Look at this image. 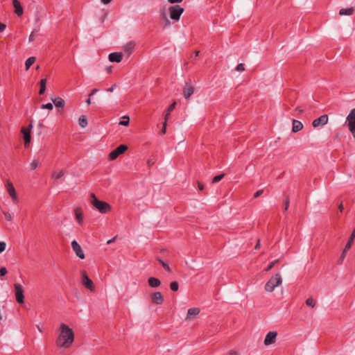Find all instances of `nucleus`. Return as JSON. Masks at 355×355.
Wrapping results in <instances>:
<instances>
[{"label": "nucleus", "mask_w": 355, "mask_h": 355, "mask_svg": "<svg viewBox=\"0 0 355 355\" xmlns=\"http://www.w3.org/2000/svg\"><path fill=\"white\" fill-rule=\"evenodd\" d=\"M167 122L166 121H164V123H163V127L162 128V130H161V133L162 134H165L166 133V123Z\"/></svg>", "instance_id": "nucleus-45"}, {"label": "nucleus", "mask_w": 355, "mask_h": 355, "mask_svg": "<svg viewBox=\"0 0 355 355\" xmlns=\"http://www.w3.org/2000/svg\"><path fill=\"white\" fill-rule=\"evenodd\" d=\"M135 46V43L132 41L128 42L123 47V51L125 53L130 55Z\"/></svg>", "instance_id": "nucleus-18"}, {"label": "nucleus", "mask_w": 355, "mask_h": 355, "mask_svg": "<svg viewBox=\"0 0 355 355\" xmlns=\"http://www.w3.org/2000/svg\"><path fill=\"white\" fill-rule=\"evenodd\" d=\"M198 189L201 191L203 190V189H204L203 184L200 182H198Z\"/></svg>", "instance_id": "nucleus-52"}, {"label": "nucleus", "mask_w": 355, "mask_h": 355, "mask_svg": "<svg viewBox=\"0 0 355 355\" xmlns=\"http://www.w3.org/2000/svg\"><path fill=\"white\" fill-rule=\"evenodd\" d=\"M78 124L83 128H85L87 125V119L86 116H80V117L78 119Z\"/></svg>", "instance_id": "nucleus-26"}, {"label": "nucleus", "mask_w": 355, "mask_h": 355, "mask_svg": "<svg viewBox=\"0 0 355 355\" xmlns=\"http://www.w3.org/2000/svg\"><path fill=\"white\" fill-rule=\"evenodd\" d=\"M170 288L173 291H178V288H179V284H178V282H175V281L171 282V284H170Z\"/></svg>", "instance_id": "nucleus-31"}, {"label": "nucleus", "mask_w": 355, "mask_h": 355, "mask_svg": "<svg viewBox=\"0 0 355 355\" xmlns=\"http://www.w3.org/2000/svg\"><path fill=\"white\" fill-rule=\"evenodd\" d=\"M74 340V333L72 329L65 324L60 326V333L56 340V345L60 348H69Z\"/></svg>", "instance_id": "nucleus-1"}, {"label": "nucleus", "mask_w": 355, "mask_h": 355, "mask_svg": "<svg viewBox=\"0 0 355 355\" xmlns=\"http://www.w3.org/2000/svg\"><path fill=\"white\" fill-rule=\"evenodd\" d=\"M14 288L16 301L19 304H23L24 302V295L22 286L18 283H15Z\"/></svg>", "instance_id": "nucleus-6"}, {"label": "nucleus", "mask_w": 355, "mask_h": 355, "mask_svg": "<svg viewBox=\"0 0 355 355\" xmlns=\"http://www.w3.org/2000/svg\"><path fill=\"white\" fill-rule=\"evenodd\" d=\"M64 175V171L63 170L55 171L52 174V178L55 180H59L62 178Z\"/></svg>", "instance_id": "nucleus-25"}, {"label": "nucleus", "mask_w": 355, "mask_h": 355, "mask_svg": "<svg viewBox=\"0 0 355 355\" xmlns=\"http://www.w3.org/2000/svg\"><path fill=\"white\" fill-rule=\"evenodd\" d=\"M151 301L153 303L159 305L164 302V297L160 292H155L150 295Z\"/></svg>", "instance_id": "nucleus-13"}, {"label": "nucleus", "mask_w": 355, "mask_h": 355, "mask_svg": "<svg viewBox=\"0 0 355 355\" xmlns=\"http://www.w3.org/2000/svg\"><path fill=\"white\" fill-rule=\"evenodd\" d=\"M53 104L51 103H46V109L51 110L53 109Z\"/></svg>", "instance_id": "nucleus-50"}, {"label": "nucleus", "mask_w": 355, "mask_h": 355, "mask_svg": "<svg viewBox=\"0 0 355 355\" xmlns=\"http://www.w3.org/2000/svg\"><path fill=\"white\" fill-rule=\"evenodd\" d=\"M303 124L301 121H297L296 119L293 120V126H292V132L296 133L303 128Z\"/></svg>", "instance_id": "nucleus-17"}, {"label": "nucleus", "mask_w": 355, "mask_h": 355, "mask_svg": "<svg viewBox=\"0 0 355 355\" xmlns=\"http://www.w3.org/2000/svg\"><path fill=\"white\" fill-rule=\"evenodd\" d=\"M328 116L327 114L322 115L319 118L315 119L312 122V125L314 128L318 127L319 125H324L328 123Z\"/></svg>", "instance_id": "nucleus-12"}, {"label": "nucleus", "mask_w": 355, "mask_h": 355, "mask_svg": "<svg viewBox=\"0 0 355 355\" xmlns=\"http://www.w3.org/2000/svg\"><path fill=\"white\" fill-rule=\"evenodd\" d=\"M194 88L189 83H186L183 89V95L186 99H188L193 93Z\"/></svg>", "instance_id": "nucleus-14"}, {"label": "nucleus", "mask_w": 355, "mask_h": 355, "mask_svg": "<svg viewBox=\"0 0 355 355\" xmlns=\"http://www.w3.org/2000/svg\"><path fill=\"white\" fill-rule=\"evenodd\" d=\"M350 248H351V245H345V248H344L340 257H343L345 258L346 256V254L349 250Z\"/></svg>", "instance_id": "nucleus-40"}, {"label": "nucleus", "mask_w": 355, "mask_h": 355, "mask_svg": "<svg viewBox=\"0 0 355 355\" xmlns=\"http://www.w3.org/2000/svg\"><path fill=\"white\" fill-rule=\"evenodd\" d=\"M170 18L175 21L180 20L182 14L184 12V8L179 5L171 6L168 8Z\"/></svg>", "instance_id": "nucleus-4"}, {"label": "nucleus", "mask_w": 355, "mask_h": 355, "mask_svg": "<svg viewBox=\"0 0 355 355\" xmlns=\"http://www.w3.org/2000/svg\"><path fill=\"white\" fill-rule=\"evenodd\" d=\"M198 54H199V51H196V52H195V56H196H196H198Z\"/></svg>", "instance_id": "nucleus-62"}, {"label": "nucleus", "mask_w": 355, "mask_h": 355, "mask_svg": "<svg viewBox=\"0 0 355 355\" xmlns=\"http://www.w3.org/2000/svg\"><path fill=\"white\" fill-rule=\"evenodd\" d=\"M230 355H238L236 352H232Z\"/></svg>", "instance_id": "nucleus-61"}, {"label": "nucleus", "mask_w": 355, "mask_h": 355, "mask_svg": "<svg viewBox=\"0 0 355 355\" xmlns=\"http://www.w3.org/2000/svg\"><path fill=\"white\" fill-rule=\"evenodd\" d=\"M288 206H289V198H287L286 199V201H285V205H284V211H286L288 208Z\"/></svg>", "instance_id": "nucleus-46"}, {"label": "nucleus", "mask_w": 355, "mask_h": 355, "mask_svg": "<svg viewBox=\"0 0 355 355\" xmlns=\"http://www.w3.org/2000/svg\"><path fill=\"white\" fill-rule=\"evenodd\" d=\"M200 313L198 308H191L188 310L187 320L190 319L192 316H196Z\"/></svg>", "instance_id": "nucleus-22"}, {"label": "nucleus", "mask_w": 355, "mask_h": 355, "mask_svg": "<svg viewBox=\"0 0 355 355\" xmlns=\"http://www.w3.org/2000/svg\"><path fill=\"white\" fill-rule=\"evenodd\" d=\"M277 335V334L276 331L268 332L266 336V338L264 340V345H270L271 344L275 343L276 341Z\"/></svg>", "instance_id": "nucleus-11"}, {"label": "nucleus", "mask_w": 355, "mask_h": 355, "mask_svg": "<svg viewBox=\"0 0 355 355\" xmlns=\"http://www.w3.org/2000/svg\"><path fill=\"white\" fill-rule=\"evenodd\" d=\"M91 103H92V102H91V99H90V98H89L86 101V103H87L88 105H89L91 104Z\"/></svg>", "instance_id": "nucleus-59"}, {"label": "nucleus", "mask_w": 355, "mask_h": 355, "mask_svg": "<svg viewBox=\"0 0 355 355\" xmlns=\"http://www.w3.org/2000/svg\"><path fill=\"white\" fill-rule=\"evenodd\" d=\"M82 283L89 291H94V285L92 279L88 277L85 271L82 272Z\"/></svg>", "instance_id": "nucleus-9"}, {"label": "nucleus", "mask_w": 355, "mask_h": 355, "mask_svg": "<svg viewBox=\"0 0 355 355\" xmlns=\"http://www.w3.org/2000/svg\"><path fill=\"white\" fill-rule=\"evenodd\" d=\"M344 259H345L344 257H340V258H339V259H338V263L339 264H341V263H343V261Z\"/></svg>", "instance_id": "nucleus-57"}, {"label": "nucleus", "mask_w": 355, "mask_h": 355, "mask_svg": "<svg viewBox=\"0 0 355 355\" xmlns=\"http://www.w3.org/2000/svg\"><path fill=\"white\" fill-rule=\"evenodd\" d=\"M306 304L309 306L314 307L315 306V301L312 297H309L305 302Z\"/></svg>", "instance_id": "nucleus-32"}, {"label": "nucleus", "mask_w": 355, "mask_h": 355, "mask_svg": "<svg viewBox=\"0 0 355 355\" xmlns=\"http://www.w3.org/2000/svg\"><path fill=\"white\" fill-rule=\"evenodd\" d=\"M90 203L101 213L105 214L110 211V205L104 201L98 200L94 193L90 194Z\"/></svg>", "instance_id": "nucleus-2"}, {"label": "nucleus", "mask_w": 355, "mask_h": 355, "mask_svg": "<svg viewBox=\"0 0 355 355\" xmlns=\"http://www.w3.org/2000/svg\"><path fill=\"white\" fill-rule=\"evenodd\" d=\"M35 57L28 58L25 62L26 70H28L33 65V64L35 62Z\"/></svg>", "instance_id": "nucleus-27"}, {"label": "nucleus", "mask_w": 355, "mask_h": 355, "mask_svg": "<svg viewBox=\"0 0 355 355\" xmlns=\"http://www.w3.org/2000/svg\"><path fill=\"white\" fill-rule=\"evenodd\" d=\"M71 244H78V243L76 240H73L71 241Z\"/></svg>", "instance_id": "nucleus-60"}, {"label": "nucleus", "mask_w": 355, "mask_h": 355, "mask_svg": "<svg viewBox=\"0 0 355 355\" xmlns=\"http://www.w3.org/2000/svg\"><path fill=\"white\" fill-rule=\"evenodd\" d=\"M225 176V174L224 173H222L220 175H216L215 176L213 179H212V183H216L219 181H220Z\"/></svg>", "instance_id": "nucleus-34"}, {"label": "nucleus", "mask_w": 355, "mask_h": 355, "mask_svg": "<svg viewBox=\"0 0 355 355\" xmlns=\"http://www.w3.org/2000/svg\"><path fill=\"white\" fill-rule=\"evenodd\" d=\"M37 35H38L37 31L35 30V31H32V33L29 35V42L34 41L35 40V38L37 37Z\"/></svg>", "instance_id": "nucleus-33"}, {"label": "nucleus", "mask_w": 355, "mask_h": 355, "mask_svg": "<svg viewBox=\"0 0 355 355\" xmlns=\"http://www.w3.org/2000/svg\"><path fill=\"white\" fill-rule=\"evenodd\" d=\"M354 12V8H341L339 11V15H352Z\"/></svg>", "instance_id": "nucleus-23"}, {"label": "nucleus", "mask_w": 355, "mask_h": 355, "mask_svg": "<svg viewBox=\"0 0 355 355\" xmlns=\"http://www.w3.org/2000/svg\"><path fill=\"white\" fill-rule=\"evenodd\" d=\"M40 94H44V78H42L40 81Z\"/></svg>", "instance_id": "nucleus-35"}, {"label": "nucleus", "mask_w": 355, "mask_h": 355, "mask_svg": "<svg viewBox=\"0 0 355 355\" xmlns=\"http://www.w3.org/2000/svg\"><path fill=\"white\" fill-rule=\"evenodd\" d=\"M155 162L153 159H149L147 161V164H148V166H153L155 164Z\"/></svg>", "instance_id": "nucleus-49"}, {"label": "nucleus", "mask_w": 355, "mask_h": 355, "mask_svg": "<svg viewBox=\"0 0 355 355\" xmlns=\"http://www.w3.org/2000/svg\"><path fill=\"white\" fill-rule=\"evenodd\" d=\"M295 110H296L297 112H298V113H300V114H301V113H302V112H303V110H302V109H301V108H300V107H296Z\"/></svg>", "instance_id": "nucleus-56"}, {"label": "nucleus", "mask_w": 355, "mask_h": 355, "mask_svg": "<svg viewBox=\"0 0 355 355\" xmlns=\"http://www.w3.org/2000/svg\"><path fill=\"white\" fill-rule=\"evenodd\" d=\"M52 101L57 107H62L64 105V101L60 97L52 99Z\"/></svg>", "instance_id": "nucleus-24"}, {"label": "nucleus", "mask_w": 355, "mask_h": 355, "mask_svg": "<svg viewBox=\"0 0 355 355\" xmlns=\"http://www.w3.org/2000/svg\"><path fill=\"white\" fill-rule=\"evenodd\" d=\"M12 5L15 8V12L17 16H21L23 14V8L18 0H12Z\"/></svg>", "instance_id": "nucleus-16"}, {"label": "nucleus", "mask_w": 355, "mask_h": 355, "mask_svg": "<svg viewBox=\"0 0 355 355\" xmlns=\"http://www.w3.org/2000/svg\"><path fill=\"white\" fill-rule=\"evenodd\" d=\"M31 124H30L29 127H22L21 130V132L23 135V138L24 140V145L27 147L31 143Z\"/></svg>", "instance_id": "nucleus-10"}, {"label": "nucleus", "mask_w": 355, "mask_h": 355, "mask_svg": "<svg viewBox=\"0 0 355 355\" xmlns=\"http://www.w3.org/2000/svg\"><path fill=\"white\" fill-rule=\"evenodd\" d=\"M115 87H116V85H112L111 87L107 89V91L110 92H112L114 91Z\"/></svg>", "instance_id": "nucleus-54"}, {"label": "nucleus", "mask_w": 355, "mask_h": 355, "mask_svg": "<svg viewBox=\"0 0 355 355\" xmlns=\"http://www.w3.org/2000/svg\"><path fill=\"white\" fill-rule=\"evenodd\" d=\"M127 149L128 146L126 145H120L110 153L109 158L111 160H114L116 159L121 154L123 153Z\"/></svg>", "instance_id": "nucleus-8"}, {"label": "nucleus", "mask_w": 355, "mask_h": 355, "mask_svg": "<svg viewBox=\"0 0 355 355\" xmlns=\"http://www.w3.org/2000/svg\"><path fill=\"white\" fill-rule=\"evenodd\" d=\"M6 249V245H0V253L3 252Z\"/></svg>", "instance_id": "nucleus-55"}, {"label": "nucleus", "mask_w": 355, "mask_h": 355, "mask_svg": "<svg viewBox=\"0 0 355 355\" xmlns=\"http://www.w3.org/2000/svg\"><path fill=\"white\" fill-rule=\"evenodd\" d=\"M6 28V25L5 24L0 22V32L4 31Z\"/></svg>", "instance_id": "nucleus-47"}, {"label": "nucleus", "mask_w": 355, "mask_h": 355, "mask_svg": "<svg viewBox=\"0 0 355 355\" xmlns=\"http://www.w3.org/2000/svg\"><path fill=\"white\" fill-rule=\"evenodd\" d=\"M6 187L7 192L12 198V202L14 204H17L19 202V199L12 183L10 181H7Z\"/></svg>", "instance_id": "nucleus-7"}, {"label": "nucleus", "mask_w": 355, "mask_h": 355, "mask_svg": "<svg viewBox=\"0 0 355 355\" xmlns=\"http://www.w3.org/2000/svg\"><path fill=\"white\" fill-rule=\"evenodd\" d=\"M282 282V279L280 274L277 273L272 276L266 284L265 289L268 292H272L275 288L279 286Z\"/></svg>", "instance_id": "nucleus-3"}, {"label": "nucleus", "mask_w": 355, "mask_h": 355, "mask_svg": "<svg viewBox=\"0 0 355 355\" xmlns=\"http://www.w3.org/2000/svg\"><path fill=\"white\" fill-rule=\"evenodd\" d=\"M148 285L152 288H157L161 285V281L156 277H149L148 279Z\"/></svg>", "instance_id": "nucleus-19"}, {"label": "nucleus", "mask_w": 355, "mask_h": 355, "mask_svg": "<svg viewBox=\"0 0 355 355\" xmlns=\"http://www.w3.org/2000/svg\"><path fill=\"white\" fill-rule=\"evenodd\" d=\"M116 241H120L118 239V236H115L114 237H113L112 239L108 240L107 241V244H111L112 243H114V242H116Z\"/></svg>", "instance_id": "nucleus-43"}, {"label": "nucleus", "mask_w": 355, "mask_h": 355, "mask_svg": "<svg viewBox=\"0 0 355 355\" xmlns=\"http://www.w3.org/2000/svg\"><path fill=\"white\" fill-rule=\"evenodd\" d=\"M38 164H39V162L37 159H33L30 166H31V170H35L37 166H38Z\"/></svg>", "instance_id": "nucleus-36"}, {"label": "nucleus", "mask_w": 355, "mask_h": 355, "mask_svg": "<svg viewBox=\"0 0 355 355\" xmlns=\"http://www.w3.org/2000/svg\"><path fill=\"white\" fill-rule=\"evenodd\" d=\"M7 272H8L7 269L5 267L0 268V277H1L6 275L7 274Z\"/></svg>", "instance_id": "nucleus-42"}, {"label": "nucleus", "mask_w": 355, "mask_h": 355, "mask_svg": "<svg viewBox=\"0 0 355 355\" xmlns=\"http://www.w3.org/2000/svg\"><path fill=\"white\" fill-rule=\"evenodd\" d=\"M278 261H279V260H278V259L275 260L274 261H272V262H271V263L268 266V267L266 268V270H265L268 272V271H269L270 270H271V269L275 266V265L276 263H278Z\"/></svg>", "instance_id": "nucleus-38"}, {"label": "nucleus", "mask_w": 355, "mask_h": 355, "mask_svg": "<svg viewBox=\"0 0 355 355\" xmlns=\"http://www.w3.org/2000/svg\"><path fill=\"white\" fill-rule=\"evenodd\" d=\"M40 107H41L42 109H44L45 108L44 104H42L40 105Z\"/></svg>", "instance_id": "nucleus-64"}, {"label": "nucleus", "mask_w": 355, "mask_h": 355, "mask_svg": "<svg viewBox=\"0 0 355 355\" xmlns=\"http://www.w3.org/2000/svg\"><path fill=\"white\" fill-rule=\"evenodd\" d=\"M236 70L239 71V72H241V71H245V67H244V64L241 63V64H239L236 67Z\"/></svg>", "instance_id": "nucleus-41"}, {"label": "nucleus", "mask_w": 355, "mask_h": 355, "mask_svg": "<svg viewBox=\"0 0 355 355\" xmlns=\"http://www.w3.org/2000/svg\"><path fill=\"white\" fill-rule=\"evenodd\" d=\"M123 119H126L127 120L126 121H120L119 122V125H124V126L128 125L129 121H130L129 116H124Z\"/></svg>", "instance_id": "nucleus-37"}, {"label": "nucleus", "mask_w": 355, "mask_h": 355, "mask_svg": "<svg viewBox=\"0 0 355 355\" xmlns=\"http://www.w3.org/2000/svg\"><path fill=\"white\" fill-rule=\"evenodd\" d=\"M98 92V89H94L91 93L89 94V96H91L92 95L94 94L95 93Z\"/></svg>", "instance_id": "nucleus-53"}, {"label": "nucleus", "mask_w": 355, "mask_h": 355, "mask_svg": "<svg viewBox=\"0 0 355 355\" xmlns=\"http://www.w3.org/2000/svg\"><path fill=\"white\" fill-rule=\"evenodd\" d=\"M259 248H260V245H255V249H256V250H258V249H259Z\"/></svg>", "instance_id": "nucleus-63"}, {"label": "nucleus", "mask_w": 355, "mask_h": 355, "mask_svg": "<svg viewBox=\"0 0 355 355\" xmlns=\"http://www.w3.org/2000/svg\"><path fill=\"white\" fill-rule=\"evenodd\" d=\"M347 126L352 136L355 138V108L350 110L346 118Z\"/></svg>", "instance_id": "nucleus-5"}, {"label": "nucleus", "mask_w": 355, "mask_h": 355, "mask_svg": "<svg viewBox=\"0 0 355 355\" xmlns=\"http://www.w3.org/2000/svg\"><path fill=\"white\" fill-rule=\"evenodd\" d=\"M157 259L166 271H168V272H171V269L166 263H165L163 260H162L159 258H157Z\"/></svg>", "instance_id": "nucleus-30"}, {"label": "nucleus", "mask_w": 355, "mask_h": 355, "mask_svg": "<svg viewBox=\"0 0 355 355\" xmlns=\"http://www.w3.org/2000/svg\"><path fill=\"white\" fill-rule=\"evenodd\" d=\"M338 209L340 211H342L343 210V204H340L339 206H338Z\"/></svg>", "instance_id": "nucleus-58"}, {"label": "nucleus", "mask_w": 355, "mask_h": 355, "mask_svg": "<svg viewBox=\"0 0 355 355\" xmlns=\"http://www.w3.org/2000/svg\"><path fill=\"white\" fill-rule=\"evenodd\" d=\"M160 17H161V19H162L165 21L166 25L170 24V21L167 18L166 12L165 10H161V12H160Z\"/></svg>", "instance_id": "nucleus-29"}, {"label": "nucleus", "mask_w": 355, "mask_h": 355, "mask_svg": "<svg viewBox=\"0 0 355 355\" xmlns=\"http://www.w3.org/2000/svg\"><path fill=\"white\" fill-rule=\"evenodd\" d=\"M182 0H168V1L171 3H180Z\"/></svg>", "instance_id": "nucleus-51"}, {"label": "nucleus", "mask_w": 355, "mask_h": 355, "mask_svg": "<svg viewBox=\"0 0 355 355\" xmlns=\"http://www.w3.org/2000/svg\"><path fill=\"white\" fill-rule=\"evenodd\" d=\"M175 105H176V103L174 102L168 108L167 110V112L164 116V121H168V118H169V115H170V113L172 110H173V109L175 108Z\"/></svg>", "instance_id": "nucleus-28"}, {"label": "nucleus", "mask_w": 355, "mask_h": 355, "mask_svg": "<svg viewBox=\"0 0 355 355\" xmlns=\"http://www.w3.org/2000/svg\"><path fill=\"white\" fill-rule=\"evenodd\" d=\"M3 213L4 214L5 218L7 220H11L12 215L9 212L3 211Z\"/></svg>", "instance_id": "nucleus-44"}, {"label": "nucleus", "mask_w": 355, "mask_h": 355, "mask_svg": "<svg viewBox=\"0 0 355 355\" xmlns=\"http://www.w3.org/2000/svg\"><path fill=\"white\" fill-rule=\"evenodd\" d=\"M263 193V190H259L257 191L254 194V198H258L259 196H261V194Z\"/></svg>", "instance_id": "nucleus-48"}, {"label": "nucleus", "mask_w": 355, "mask_h": 355, "mask_svg": "<svg viewBox=\"0 0 355 355\" xmlns=\"http://www.w3.org/2000/svg\"><path fill=\"white\" fill-rule=\"evenodd\" d=\"M71 246H72L73 250L75 252L77 257H78L81 259H85V254H84L83 250L81 248V245H71Z\"/></svg>", "instance_id": "nucleus-20"}, {"label": "nucleus", "mask_w": 355, "mask_h": 355, "mask_svg": "<svg viewBox=\"0 0 355 355\" xmlns=\"http://www.w3.org/2000/svg\"><path fill=\"white\" fill-rule=\"evenodd\" d=\"M122 58H123L122 53H117V52L110 53L108 57L109 60L112 62H120L122 60Z\"/></svg>", "instance_id": "nucleus-15"}, {"label": "nucleus", "mask_w": 355, "mask_h": 355, "mask_svg": "<svg viewBox=\"0 0 355 355\" xmlns=\"http://www.w3.org/2000/svg\"><path fill=\"white\" fill-rule=\"evenodd\" d=\"M354 238H355V229L352 232V233L346 244H352L354 241Z\"/></svg>", "instance_id": "nucleus-39"}, {"label": "nucleus", "mask_w": 355, "mask_h": 355, "mask_svg": "<svg viewBox=\"0 0 355 355\" xmlns=\"http://www.w3.org/2000/svg\"><path fill=\"white\" fill-rule=\"evenodd\" d=\"M76 220L81 224L83 221V216L81 208L77 207L74 210Z\"/></svg>", "instance_id": "nucleus-21"}]
</instances>
